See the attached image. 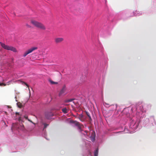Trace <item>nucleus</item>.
Wrapping results in <instances>:
<instances>
[{
    "label": "nucleus",
    "mask_w": 156,
    "mask_h": 156,
    "mask_svg": "<svg viewBox=\"0 0 156 156\" xmlns=\"http://www.w3.org/2000/svg\"><path fill=\"white\" fill-rule=\"evenodd\" d=\"M98 150H96L94 152V156H98Z\"/></svg>",
    "instance_id": "13"
},
{
    "label": "nucleus",
    "mask_w": 156,
    "mask_h": 156,
    "mask_svg": "<svg viewBox=\"0 0 156 156\" xmlns=\"http://www.w3.org/2000/svg\"><path fill=\"white\" fill-rule=\"evenodd\" d=\"M49 81L50 83L51 84H58L57 82H54L51 79H49Z\"/></svg>",
    "instance_id": "8"
},
{
    "label": "nucleus",
    "mask_w": 156,
    "mask_h": 156,
    "mask_svg": "<svg viewBox=\"0 0 156 156\" xmlns=\"http://www.w3.org/2000/svg\"><path fill=\"white\" fill-rule=\"evenodd\" d=\"M62 111L64 113H66L68 112L66 108H63L62 109Z\"/></svg>",
    "instance_id": "9"
},
{
    "label": "nucleus",
    "mask_w": 156,
    "mask_h": 156,
    "mask_svg": "<svg viewBox=\"0 0 156 156\" xmlns=\"http://www.w3.org/2000/svg\"><path fill=\"white\" fill-rule=\"evenodd\" d=\"M27 26H28V27H29V25H27Z\"/></svg>",
    "instance_id": "22"
},
{
    "label": "nucleus",
    "mask_w": 156,
    "mask_h": 156,
    "mask_svg": "<svg viewBox=\"0 0 156 156\" xmlns=\"http://www.w3.org/2000/svg\"><path fill=\"white\" fill-rule=\"evenodd\" d=\"M6 84H5L4 83H0V86H6Z\"/></svg>",
    "instance_id": "17"
},
{
    "label": "nucleus",
    "mask_w": 156,
    "mask_h": 156,
    "mask_svg": "<svg viewBox=\"0 0 156 156\" xmlns=\"http://www.w3.org/2000/svg\"><path fill=\"white\" fill-rule=\"evenodd\" d=\"M37 47H33L30 48L27 51H26L23 54V56L26 57L28 54L32 52L33 51L35 50H37Z\"/></svg>",
    "instance_id": "3"
},
{
    "label": "nucleus",
    "mask_w": 156,
    "mask_h": 156,
    "mask_svg": "<svg viewBox=\"0 0 156 156\" xmlns=\"http://www.w3.org/2000/svg\"><path fill=\"white\" fill-rule=\"evenodd\" d=\"M24 118H25L26 119H27L29 121L32 122V123H33L29 119H28V117L27 116H26V115H25L24 116Z\"/></svg>",
    "instance_id": "16"
},
{
    "label": "nucleus",
    "mask_w": 156,
    "mask_h": 156,
    "mask_svg": "<svg viewBox=\"0 0 156 156\" xmlns=\"http://www.w3.org/2000/svg\"><path fill=\"white\" fill-rule=\"evenodd\" d=\"M74 100V99L72 98V99H69L66 100H65V102L67 103V102H71L72 101H73Z\"/></svg>",
    "instance_id": "10"
},
{
    "label": "nucleus",
    "mask_w": 156,
    "mask_h": 156,
    "mask_svg": "<svg viewBox=\"0 0 156 156\" xmlns=\"http://www.w3.org/2000/svg\"><path fill=\"white\" fill-rule=\"evenodd\" d=\"M18 127L21 129H23L24 128V126L22 124H20V127Z\"/></svg>",
    "instance_id": "14"
},
{
    "label": "nucleus",
    "mask_w": 156,
    "mask_h": 156,
    "mask_svg": "<svg viewBox=\"0 0 156 156\" xmlns=\"http://www.w3.org/2000/svg\"><path fill=\"white\" fill-rule=\"evenodd\" d=\"M23 83H24L25 85H26L27 87H28L29 86L28 85L27 83H25L24 82H23Z\"/></svg>",
    "instance_id": "20"
},
{
    "label": "nucleus",
    "mask_w": 156,
    "mask_h": 156,
    "mask_svg": "<svg viewBox=\"0 0 156 156\" xmlns=\"http://www.w3.org/2000/svg\"><path fill=\"white\" fill-rule=\"evenodd\" d=\"M72 122L74 123L76 126H77L79 129L80 130V132L83 131V129L84 127L83 125L76 121H73Z\"/></svg>",
    "instance_id": "4"
},
{
    "label": "nucleus",
    "mask_w": 156,
    "mask_h": 156,
    "mask_svg": "<svg viewBox=\"0 0 156 156\" xmlns=\"http://www.w3.org/2000/svg\"><path fill=\"white\" fill-rule=\"evenodd\" d=\"M66 87L65 85H64L62 89L60 90L59 94L58 95L59 96H61L62 95L64 94L66 91Z\"/></svg>",
    "instance_id": "6"
},
{
    "label": "nucleus",
    "mask_w": 156,
    "mask_h": 156,
    "mask_svg": "<svg viewBox=\"0 0 156 156\" xmlns=\"http://www.w3.org/2000/svg\"><path fill=\"white\" fill-rule=\"evenodd\" d=\"M0 43L1 46L5 49L8 50H10L14 52H17L16 49L14 47L8 46L1 42H0Z\"/></svg>",
    "instance_id": "2"
},
{
    "label": "nucleus",
    "mask_w": 156,
    "mask_h": 156,
    "mask_svg": "<svg viewBox=\"0 0 156 156\" xmlns=\"http://www.w3.org/2000/svg\"><path fill=\"white\" fill-rule=\"evenodd\" d=\"M86 114H87V115L89 117V119L90 120V121H92L90 115V114H89V113L88 112H86Z\"/></svg>",
    "instance_id": "12"
},
{
    "label": "nucleus",
    "mask_w": 156,
    "mask_h": 156,
    "mask_svg": "<svg viewBox=\"0 0 156 156\" xmlns=\"http://www.w3.org/2000/svg\"><path fill=\"white\" fill-rule=\"evenodd\" d=\"M54 115L53 113L51 112H45V116L47 119H51L52 117Z\"/></svg>",
    "instance_id": "5"
},
{
    "label": "nucleus",
    "mask_w": 156,
    "mask_h": 156,
    "mask_svg": "<svg viewBox=\"0 0 156 156\" xmlns=\"http://www.w3.org/2000/svg\"><path fill=\"white\" fill-rule=\"evenodd\" d=\"M31 22L34 26L41 29L45 30L46 29L45 26L41 23L34 20H32Z\"/></svg>",
    "instance_id": "1"
},
{
    "label": "nucleus",
    "mask_w": 156,
    "mask_h": 156,
    "mask_svg": "<svg viewBox=\"0 0 156 156\" xmlns=\"http://www.w3.org/2000/svg\"><path fill=\"white\" fill-rule=\"evenodd\" d=\"M64 41V39L62 37H58L55 39V42L56 44H58L61 43Z\"/></svg>",
    "instance_id": "7"
},
{
    "label": "nucleus",
    "mask_w": 156,
    "mask_h": 156,
    "mask_svg": "<svg viewBox=\"0 0 156 156\" xmlns=\"http://www.w3.org/2000/svg\"><path fill=\"white\" fill-rule=\"evenodd\" d=\"M79 117L80 119V120L82 121H83L81 120V119L83 118V115L82 114H81L79 115Z\"/></svg>",
    "instance_id": "18"
},
{
    "label": "nucleus",
    "mask_w": 156,
    "mask_h": 156,
    "mask_svg": "<svg viewBox=\"0 0 156 156\" xmlns=\"http://www.w3.org/2000/svg\"><path fill=\"white\" fill-rule=\"evenodd\" d=\"M16 125H17V126H18V125H17V124H16Z\"/></svg>",
    "instance_id": "23"
},
{
    "label": "nucleus",
    "mask_w": 156,
    "mask_h": 156,
    "mask_svg": "<svg viewBox=\"0 0 156 156\" xmlns=\"http://www.w3.org/2000/svg\"><path fill=\"white\" fill-rule=\"evenodd\" d=\"M43 124L44 125V129L46 128L48 126V124L46 123H43Z\"/></svg>",
    "instance_id": "15"
},
{
    "label": "nucleus",
    "mask_w": 156,
    "mask_h": 156,
    "mask_svg": "<svg viewBox=\"0 0 156 156\" xmlns=\"http://www.w3.org/2000/svg\"><path fill=\"white\" fill-rule=\"evenodd\" d=\"M17 105L18 106V107L19 108H21L22 107V104L20 103V102H17Z\"/></svg>",
    "instance_id": "11"
},
{
    "label": "nucleus",
    "mask_w": 156,
    "mask_h": 156,
    "mask_svg": "<svg viewBox=\"0 0 156 156\" xmlns=\"http://www.w3.org/2000/svg\"><path fill=\"white\" fill-rule=\"evenodd\" d=\"M16 114L17 115H19V113L18 112H16Z\"/></svg>",
    "instance_id": "21"
},
{
    "label": "nucleus",
    "mask_w": 156,
    "mask_h": 156,
    "mask_svg": "<svg viewBox=\"0 0 156 156\" xmlns=\"http://www.w3.org/2000/svg\"><path fill=\"white\" fill-rule=\"evenodd\" d=\"M18 120L19 121H22V120L21 119V118L20 117H19V118L18 119Z\"/></svg>",
    "instance_id": "19"
}]
</instances>
